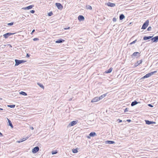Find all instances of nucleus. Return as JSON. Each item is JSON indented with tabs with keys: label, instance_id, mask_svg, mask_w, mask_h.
<instances>
[{
	"label": "nucleus",
	"instance_id": "f257e3e1",
	"mask_svg": "<svg viewBox=\"0 0 158 158\" xmlns=\"http://www.w3.org/2000/svg\"><path fill=\"white\" fill-rule=\"evenodd\" d=\"M157 72L156 71H154L152 72H151L147 74H146L142 78V79H144L147 78H148L150 77L152 75H153L154 73H156Z\"/></svg>",
	"mask_w": 158,
	"mask_h": 158
},
{
	"label": "nucleus",
	"instance_id": "f03ea898",
	"mask_svg": "<svg viewBox=\"0 0 158 158\" xmlns=\"http://www.w3.org/2000/svg\"><path fill=\"white\" fill-rule=\"evenodd\" d=\"M26 61H25L23 60H19L17 59H15V66H18L19 64L24 63L26 62Z\"/></svg>",
	"mask_w": 158,
	"mask_h": 158
},
{
	"label": "nucleus",
	"instance_id": "7ed1b4c3",
	"mask_svg": "<svg viewBox=\"0 0 158 158\" xmlns=\"http://www.w3.org/2000/svg\"><path fill=\"white\" fill-rule=\"evenodd\" d=\"M149 20H147L143 24L141 29H145L146 28L149 24Z\"/></svg>",
	"mask_w": 158,
	"mask_h": 158
},
{
	"label": "nucleus",
	"instance_id": "20e7f679",
	"mask_svg": "<svg viewBox=\"0 0 158 158\" xmlns=\"http://www.w3.org/2000/svg\"><path fill=\"white\" fill-rule=\"evenodd\" d=\"M55 5L58 9L60 10H61L63 8V6L60 3H56Z\"/></svg>",
	"mask_w": 158,
	"mask_h": 158
},
{
	"label": "nucleus",
	"instance_id": "39448f33",
	"mask_svg": "<svg viewBox=\"0 0 158 158\" xmlns=\"http://www.w3.org/2000/svg\"><path fill=\"white\" fill-rule=\"evenodd\" d=\"M78 121L77 120L73 121L71 122L68 125V127L76 125Z\"/></svg>",
	"mask_w": 158,
	"mask_h": 158
},
{
	"label": "nucleus",
	"instance_id": "423d86ee",
	"mask_svg": "<svg viewBox=\"0 0 158 158\" xmlns=\"http://www.w3.org/2000/svg\"><path fill=\"white\" fill-rule=\"evenodd\" d=\"M39 150V148L38 147H35L32 150V152L33 153H35L38 152Z\"/></svg>",
	"mask_w": 158,
	"mask_h": 158
},
{
	"label": "nucleus",
	"instance_id": "0eeeda50",
	"mask_svg": "<svg viewBox=\"0 0 158 158\" xmlns=\"http://www.w3.org/2000/svg\"><path fill=\"white\" fill-rule=\"evenodd\" d=\"M15 33H7L6 34H5L3 35V36L5 38H7L9 36H10L12 35H13L15 34Z\"/></svg>",
	"mask_w": 158,
	"mask_h": 158
},
{
	"label": "nucleus",
	"instance_id": "6e6552de",
	"mask_svg": "<svg viewBox=\"0 0 158 158\" xmlns=\"http://www.w3.org/2000/svg\"><path fill=\"white\" fill-rule=\"evenodd\" d=\"M106 5L108 6H110L111 7H114L115 6V5L114 3H112L110 2H108L106 3Z\"/></svg>",
	"mask_w": 158,
	"mask_h": 158
},
{
	"label": "nucleus",
	"instance_id": "1a4fd4ad",
	"mask_svg": "<svg viewBox=\"0 0 158 158\" xmlns=\"http://www.w3.org/2000/svg\"><path fill=\"white\" fill-rule=\"evenodd\" d=\"M152 42H156L158 40V36H155L151 39Z\"/></svg>",
	"mask_w": 158,
	"mask_h": 158
},
{
	"label": "nucleus",
	"instance_id": "9d476101",
	"mask_svg": "<svg viewBox=\"0 0 158 158\" xmlns=\"http://www.w3.org/2000/svg\"><path fill=\"white\" fill-rule=\"evenodd\" d=\"M100 100V99H99L98 97H96L94 98L93 99H92L91 101L92 102H95L98 101Z\"/></svg>",
	"mask_w": 158,
	"mask_h": 158
},
{
	"label": "nucleus",
	"instance_id": "9b49d317",
	"mask_svg": "<svg viewBox=\"0 0 158 158\" xmlns=\"http://www.w3.org/2000/svg\"><path fill=\"white\" fill-rule=\"evenodd\" d=\"M33 6V5H30L26 7L23 8L22 9L24 10H29L31 9Z\"/></svg>",
	"mask_w": 158,
	"mask_h": 158
},
{
	"label": "nucleus",
	"instance_id": "f8f14e48",
	"mask_svg": "<svg viewBox=\"0 0 158 158\" xmlns=\"http://www.w3.org/2000/svg\"><path fill=\"white\" fill-rule=\"evenodd\" d=\"M105 144H112L115 143V142L113 141H106L105 142Z\"/></svg>",
	"mask_w": 158,
	"mask_h": 158
},
{
	"label": "nucleus",
	"instance_id": "ddd939ff",
	"mask_svg": "<svg viewBox=\"0 0 158 158\" xmlns=\"http://www.w3.org/2000/svg\"><path fill=\"white\" fill-rule=\"evenodd\" d=\"M78 20L80 21L84 20V17L81 15H80L78 17Z\"/></svg>",
	"mask_w": 158,
	"mask_h": 158
},
{
	"label": "nucleus",
	"instance_id": "4468645a",
	"mask_svg": "<svg viewBox=\"0 0 158 158\" xmlns=\"http://www.w3.org/2000/svg\"><path fill=\"white\" fill-rule=\"evenodd\" d=\"M64 41V40L62 39H59L58 40H56L55 42L56 43H61Z\"/></svg>",
	"mask_w": 158,
	"mask_h": 158
},
{
	"label": "nucleus",
	"instance_id": "2eb2a0df",
	"mask_svg": "<svg viewBox=\"0 0 158 158\" xmlns=\"http://www.w3.org/2000/svg\"><path fill=\"white\" fill-rule=\"evenodd\" d=\"M145 122L148 125L151 124L152 123H155V122L152 121H149V120H146Z\"/></svg>",
	"mask_w": 158,
	"mask_h": 158
},
{
	"label": "nucleus",
	"instance_id": "dca6fc26",
	"mask_svg": "<svg viewBox=\"0 0 158 158\" xmlns=\"http://www.w3.org/2000/svg\"><path fill=\"white\" fill-rule=\"evenodd\" d=\"M152 36H145L143 38V39L144 40H149L152 38Z\"/></svg>",
	"mask_w": 158,
	"mask_h": 158
},
{
	"label": "nucleus",
	"instance_id": "f3484780",
	"mask_svg": "<svg viewBox=\"0 0 158 158\" xmlns=\"http://www.w3.org/2000/svg\"><path fill=\"white\" fill-rule=\"evenodd\" d=\"M139 52H135L131 55V56L132 57L133 56H135L139 55Z\"/></svg>",
	"mask_w": 158,
	"mask_h": 158
},
{
	"label": "nucleus",
	"instance_id": "a211bd4d",
	"mask_svg": "<svg viewBox=\"0 0 158 158\" xmlns=\"http://www.w3.org/2000/svg\"><path fill=\"white\" fill-rule=\"evenodd\" d=\"M7 120H8V122L9 123V125L12 128H13V126L12 123L11 122V121H10V120L8 119V118H7Z\"/></svg>",
	"mask_w": 158,
	"mask_h": 158
},
{
	"label": "nucleus",
	"instance_id": "6ab92c4d",
	"mask_svg": "<svg viewBox=\"0 0 158 158\" xmlns=\"http://www.w3.org/2000/svg\"><path fill=\"white\" fill-rule=\"evenodd\" d=\"M107 94V93H106L102 95L101 96H100L99 97H98L99 99H100V100L102 99L103 98L105 97L106 95Z\"/></svg>",
	"mask_w": 158,
	"mask_h": 158
},
{
	"label": "nucleus",
	"instance_id": "aec40b11",
	"mask_svg": "<svg viewBox=\"0 0 158 158\" xmlns=\"http://www.w3.org/2000/svg\"><path fill=\"white\" fill-rule=\"evenodd\" d=\"M142 62V60H141L139 61H138L135 64V66H137L141 64Z\"/></svg>",
	"mask_w": 158,
	"mask_h": 158
},
{
	"label": "nucleus",
	"instance_id": "412c9836",
	"mask_svg": "<svg viewBox=\"0 0 158 158\" xmlns=\"http://www.w3.org/2000/svg\"><path fill=\"white\" fill-rule=\"evenodd\" d=\"M29 138V137H27L26 138H23L22 139H21V141H18L17 142L18 143H20L21 142H23V141H25V140H26L27 139H28Z\"/></svg>",
	"mask_w": 158,
	"mask_h": 158
},
{
	"label": "nucleus",
	"instance_id": "4be33fe9",
	"mask_svg": "<svg viewBox=\"0 0 158 158\" xmlns=\"http://www.w3.org/2000/svg\"><path fill=\"white\" fill-rule=\"evenodd\" d=\"M124 18L125 16L123 14H122L120 15L119 19L120 20H122Z\"/></svg>",
	"mask_w": 158,
	"mask_h": 158
},
{
	"label": "nucleus",
	"instance_id": "5701e85b",
	"mask_svg": "<svg viewBox=\"0 0 158 158\" xmlns=\"http://www.w3.org/2000/svg\"><path fill=\"white\" fill-rule=\"evenodd\" d=\"M138 103L136 101H135L131 103V106H133L136 105Z\"/></svg>",
	"mask_w": 158,
	"mask_h": 158
},
{
	"label": "nucleus",
	"instance_id": "b1692460",
	"mask_svg": "<svg viewBox=\"0 0 158 158\" xmlns=\"http://www.w3.org/2000/svg\"><path fill=\"white\" fill-rule=\"evenodd\" d=\"M90 136L94 137L96 135V134L95 132H91L89 135Z\"/></svg>",
	"mask_w": 158,
	"mask_h": 158
},
{
	"label": "nucleus",
	"instance_id": "393cba45",
	"mask_svg": "<svg viewBox=\"0 0 158 158\" xmlns=\"http://www.w3.org/2000/svg\"><path fill=\"white\" fill-rule=\"evenodd\" d=\"M112 68H110L108 70L106 71V73H110L111 72L112 70Z\"/></svg>",
	"mask_w": 158,
	"mask_h": 158
},
{
	"label": "nucleus",
	"instance_id": "a878e982",
	"mask_svg": "<svg viewBox=\"0 0 158 158\" xmlns=\"http://www.w3.org/2000/svg\"><path fill=\"white\" fill-rule=\"evenodd\" d=\"M86 9H89L91 10L92 9V7L90 5H87L86 6Z\"/></svg>",
	"mask_w": 158,
	"mask_h": 158
},
{
	"label": "nucleus",
	"instance_id": "bb28decb",
	"mask_svg": "<svg viewBox=\"0 0 158 158\" xmlns=\"http://www.w3.org/2000/svg\"><path fill=\"white\" fill-rule=\"evenodd\" d=\"M37 84L40 86V87H41L43 89H44V85H43L41 84L40 83H38Z\"/></svg>",
	"mask_w": 158,
	"mask_h": 158
},
{
	"label": "nucleus",
	"instance_id": "cd10ccee",
	"mask_svg": "<svg viewBox=\"0 0 158 158\" xmlns=\"http://www.w3.org/2000/svg\"><path fill=\"white\" fill-rule=\"evenodd\" d=\"M20 94L22 95L25 96L27 95V94L26 93L23 92V91H21L20 93Z\"/></svg>",
	"mask_w": 158,
	"mask_h": 158
},
{
	"label": "nucleus",
	"instance_id": "c85d7f7f",
	"mask_svg": "<svg viewBox=\"0 0 158 158\" xmlns=\"http://www.w3.org/2000/svg\"><path fill=\"white\" fill-rule=\"evenodd\" d=\"M15 105H7V106L8 107H9L11 108H14L15 106Z\"/></svg>",
	"mask_w": 158,
	"mask_h": 158
},
{
	"label": "nucleus",
	"instance_id": "c756f323",
	"mask_svg": "<svg viewBox=\"0 0 158 158\" xmlns=\"http://www.w3.org/2000/svg\"><path fill=\"white\" fill-rule=\"evenodd\" d=\"M78 152L77 150V149H74L73 150V153H76Z\"/></svg>",
	"mask_w": 158,
	"mask_h": 158
},
{
	"label": "nucleus",
	"instance_id": "7c9ffc66",
	"mask_svg": "<svg viewBox=\"0 0 158 158\" xmlns=\"http://www.w3.org/2000/svg\"><path fill=\"white\" fill-rule=\"evenodd\" d=\"M137 40H135L134 41H133L132 42H131L130 44H134L135 43V42L137 41Z\"/></svg>",
	"mask_w": 158,
	"mask_h": 158
},
{
	"label": "nucleus",
	"instance_id": "2f4dec72",
	"mask_svg": "<svg viewBox=\"0 0 158 158\" xmlns=\"http://www.w3.org/2000/svg\"><path fill=\"white\" fill-rule=\"evenodd\" d=\"M53 15L52 12H50L48 14V15L49 16H51Z\"/></svg>",
	"mask_w": 158,
	"mask_h": 158
},
{
	"label": "nucleus",
	"instance_id": "473e14b6",
	"mask_svg": "<svg viewBox=\"0 0 158 158\" xmlns=\"http://www.w3.org/2000/svg\"><path fill=\"white\" fill-rule=\"evenodd\" d=\"M152 27L151 26L149 27L147 29L148 31H150L151 30Z\"/></svg>",
	"mask_w": 158,
	"mask_h": 158
},
{
	"label": "nucleus",
	"instance_id": "72a5a7b5",
	"mask_svg": "<svg viewBox=\"0 0 158 158\" xmlns=\"http://www.w3.org/2000/svg\"><path fill=\"white\" fill-rule=\"evenodd\" d=\"M39 40V39L37 38H34L33 39V40L34 41H36L37 40Z\"/></svg>",
	"mask_w": 158,
	"mask_h": 158
},
{
	"label": "nucleus",
	"instance_id": "f704fd0d",
	"mask_svg": "<svg viewBox=\"0 0 158 158\" xmlns=\"http://www.w3.org/2000/svg\"><path fill=\"white\" fill-rule=\"evenodd\" d=\"M128 110H129V108H127L124 110V112H127L128 111Z\"/></svg>",
	"mask_w": 158,
	"mask_h": 158
},
{
	"label": "nucleus",
	"instance_id": "c9c22d12",
	"mask_svg": "<svg viewBox=\"0 0 158 158\" xmlns=\"http://www.w3.org/2000/svg\"><path fill=\"white\" fill-rule=\"evenodd\" d=\"M13 24H14V23L12 22V23H8V25H10V26H12Z\"/></svg>",
	"mask_w": 158,
	"mask_h": 158
},
{
	"label": "nucleus",
	"instance_id": "e433bc0d",
	"mask_svg": "<svg viewBox=\"0 0 158 158\" xmlns=\"http://www.w3.org/2000/svg\"><path fill=\"white\" fill-rule=\"evenodd\" d=\"M116 20H117V19H116V18H115V17H114V18H113V22H116Z\"/></svg>",
	"mask_w": 158,
	"mask_h": 158
},
{
	"label": "nucleus",
	"instance_id": "4c0bfd02",
	"mask_svg": "<svg viewBox=\"0 0 158 158\" xmlns=\"http://www.w3.org/2000/svg\"><path fill=\"white\" fill-rule=\"evenodd\" d=\"M57 153V152L56 151H52V154H55Z\"/></svg>",
	"mask_w": 158,
	"mask_h": 158
},
{
	"label": "nucleus",
	"instance_id": "58836bf2",
	"mask_svg": "<svg viewBox=\"0 0 158 158\" xmlns=\"http://www.w3.org/2000/svg\"><path fill=\"white\" fill-rule=\"evenodd\" d=\"M30 12L31 13H35V11L34 10H30Z\"/></svg>",
	"mask_w": 158,
	"mask_h": 158
},
{
	"label": "nucleus",
	"instance_id": "ea45409f",
	"mask_svg": "<svg viewBox=\"0 0 158 158\" xmlns=\"http://www.w3.org/2000/svg\"><path fill=\"white\" fill-rule=\"evenodd\" d=\"M148 106H150V107H153V106L152 105H151V104H149L148 105Z\"/></svg>",
	"mask_w": 158,
	"mask_h": 158
},
{
	"label": "nucleus",
	"instance_id": "a19ab883",
	"mask_svg": "<svg viewBox=\"0 0 158 158\" xmlns=\"http://www.w3.org/2000/svg\"><path fill=\"white\" fill-rule=\"evenodd\" d=\"M26 17V16L25 15H23V16H22V17L21 18H23V19H25V17Z\"/></svg>",
	"mask_w": 158,
	"mask_h": 158
},
{
	"label": "nucleus",
	"instance_id": "79ce46f5",
	"mask_svg": "<svg viewBox=\"0 0 158 158\" xmlns=\"http://www.w3.org/2000/svg\"><path fill=\"white\" fill-rule=\"evenodd\" d=\"M29 56H30V55L28 54L27 53L26 55V57H28Z\"/></svg>",
	"mask_w": 158,
	"mask_h": 158
},
{
	"label": "nucleus",
	"instance_id": "37998d69",
	"mask_svg": "<svg viewBox=\"0 0 158 158\" xmlns=\"http://www.w3.org/2000/svg\"><path fill=\"white\" fill-rule=\"evenodd\" d=\"M3 136V134L0 132V136Z\"/></svg>",
	"mask_w": 158,
	"mask_h": 158
},
{
	"label": "nucleus",
	"instance_id": "c03bdc74",
	"mask_svg": "<svg viewBox=\"0 0 158 158\" xmlns=\"http://www.w3.org/2000/svg\"><path fill=\"white\" fill-rule=\"evenodd\" d=\"M35 31V30L34 29L31 32V33L32 34V33H34Z\"/></svg>",
	"mask_w": 158,
	"mask_h": 158
},
{
	"label": "nucleus",
	"instance_id": "a18cd8bd",
	"mask_svg": "<svg viewBox=\"0 0 158 158\" xmlns=\"http://www.w3.org/2000/svg\"><path fill=\"white\" fill-rule=\"evenodd\" d=\"M30 129H31V130H33L34 129V128L33 127H31Z\"/></svg>",
	"mask_w": 158,
	"mask_h": 158
},
{
	"label": "nucleus",
	"instance_id": "49530a36",
	"mask_svg": "<svg viewBox=\"0 0 158 158\" xmlns=\"http://www.w3.org/2000/svg\"><path fill=\"white\" fill-rule=\"evenodd\" d=\"M127 122H131V120H130V119H127Z\"/></svg>",
	"mask_w": 158,
	"mask_h": 158
},
{
	"label": "nucleus",
	"instance_id": "de8ad7c7",
	"mask_svg": "<svg viewBox=\"0 0 158 158\" xmlns=\"http://www.w3.org/2000/svg\"><path fill=\"white\" fill-rule=\"evenodd\" d=\"M7 45H8V46H9L10 47H12L10 45V44H8Z\"/></svg>",
	"mask_w": 158,
	"mask_h": 158
},
{
	"label": "nucleus",
	"instance_id": "09e8293b",
	"mask_svg": "<svg viewBox=\"0 0 158 158\" xmlns=\"http://www.w3.org/2000/svg\"><path fill=\"white\" fill-rule=\"evenodd\" d=\"M119 120V122H122V120L120 119H118Z\"/></svg>",
	"mask_w": 158,
	"mask_h": 158
},
{
	"label": "nucleus",
	"instance_id": "8fccbe9b",
	"mask_svg": "<svg viewBox=\"0 0 158 158\" xmlns=\"http://www.w3.org/2000/svg\"><path fill=\"white\" fill-rule=\"evenodd\" d=\"M70 28V27H68V28H65V29H69Z\"/></svg>",
	"mask_w": 158,
	"mask_h": 158
},
{
	"label": "nucleus",
	"instance_id": "3c124183",
	"mask_svg": "<svg viewBox=\"0 0 158 158\" xmlns=\"http://www.w3.org/2000/svg\"><path fill=\"white\" fill-rule=\"evenodd\" d=\"M6 45H4L3 46V47H5V46H6Z\"/></svg>",
	"mask_w": 158,
	"mask_h": 158
},
{
	"label": "nucleus",
	"instance_id": "603ef678",
	"mask_svg": "<svg viewBox=\"0 0 158 158\" xmlns=\"http://www.w3.org/2000/svg\"><path fill=\"white\" fill-rule=\"evenodd\" d=\"M3 110V109L0 108V110Z\"/></svg>",
	"mask_w": 158,
	"mask_h": 158
},
{
	"label": "nucleus",
	"instance_id": "864d4df0",
	"mask_svg": "<svg viewBox=\"0 0 158 158\" xmlns=\"http://www.w3.org/2000/svg\"><path fill=\"white\" fill-rule=\"evenodd\" d=\"M0 100H2V98H0Z\"/></svg>",
	"mask_w": 158,
	"mask_h": 158
},
{
	"label": "nucleus",
	"instance_id": "5fc2aeb1",
	"mask_svg": "<svg viewBox=\"0 0 158 158\" xmlns=\"http://www.w3.org/2000/svg\"><path fill=\"white\" fill-rule=\"evenodd\" d=\"M21 139L19 141H21Z\"/></svg>",
	"mask_w": 158,
	"mask_h": 158
}]
</instances>
